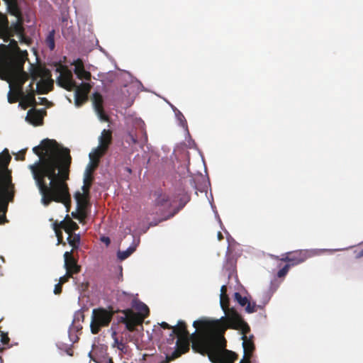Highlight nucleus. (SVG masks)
<instances>
[{
  "label": "nucleus",
  "instance_id": "obj_1",
  "mask_svg": "<svg viewBox=\"0 0 363 363\" xmlns=\"http://www.w3.org/2000/svg\"><path fill=\"white\" fill-rule=\"evenodd\" d=\"M33 152L39 159L28 165V169L41 195L42 203L47 206L52 201L62 203L69 211L71 196L67 184L72 162L69 150L47 138L34 147Z\"/></svg>",
  "mask_w": 363,
  "mask_h": 363
},
{
  "label": "nucleus",
  "instance_id": "obj_2",
  "mask_svg": "<svg viewBox=\"0 0 363 363\" xmlns=\"http://www.w3.org/2000/svg\"><path fill=\"white\" fill-rule=\"evenodd\" d=\"M193 326L199 330L192 335V350L202 355H207L212 363H234L237 354L226 350L227 341L224 337L228 328L222 320H196Z\"/></svg>",
  "mask_w": 363,
  "mask_h": 363
},
{
  "label": "nucleus",
  "instance_id": "obj_3",
  "mask_svg": "<svg viewBox=\"0 0 363 363\" xmlns=\"http://www.w3.org/2000/svg\"><path fill=\"white\" fill-rule=\"evenodd\" d=\"M11 160L8 150L5 149L0 154V224L6 220L9 203L13 201L16 193L11 171L8 169Z\"/></svg>",
  "mask_w": 363,
  "mask_h": 363
},
{
  "label": "nucleus",
  "instance_id": "obj_4",
  "mask_svg": "<svg viewBox=\"0 0 363 363\" xmlns=\"http://www.w3.org/2000/svg\"><path fill=\"white\" fill-rule=\"evenodd\" d=\"M220 320H222V323L228 324V328L241 332L244 354L240 363H251V358L255 350V346L253 341L254 336L252 335L249 337L247 336L250 331L248 324L235 310H231L227 317H221Z\"/></svg>",
  "mask_w": 363,
  "mask_h": 363
},
{
  "label": "nucleus",
  "instance_id": "obj_5",
  "mask_svg": "<svg viewBox=\"0 0 363 363\" xmlns=\"http://www.w3.org/2000/svg\"><path fill=\"white\" fill-rule=\"evenodd\" d=\"M7 6L8 11L16 18V21L9 26L6 15L0 12V37L4 42H8L11 37L19 35L25 31L23 18L18 4V0H3Z\"/></svg>",
  "mask_w": 363,
  "mask_h": 363
},
{
  "label": "nucleus",
  "instance_id": "obj_6",
  "mask_svg": "<svg viewBox=\"0 0 363 363\" xmlns=\"http://www.w3.org/2000/svg\"><path fill=\"white\" fill-rule=\"evenodd\" d=\"M28 52L21 50L17 41L12 39L9 45H0V61L3 65L11 70L24 71V64L28 59Z\"/></svg>",
  "mask_w": 363,
  "mask_h": 363
},
{
  "label": "nucleus",
  "instance_id": "obj_7",
  "mask_svg": "<svg viewBox=\"0 0 363 363\" xmlns=\"http://www.w3.org/2000/svg\"><path fill=\"white\" fill-rule=\"evenodd\" d=\"M56 72L60 74L57 78V84L67 91H79L80 94L88 96L91 89V85L89 83H82L77 86L73 79L72 72L66 65L59 64L56 68Z\"/></svg>",
  "mask_w": 363,
  "mask_h": 363
},
{
  "label": "nucleus",
  "instance_id": "obj_8",
  "mask_svg": "<svg viewBox=\"0 0 363 363\" xmlns=\"http://www.w3.org/2000/svg\"><path fill=\"white\" fill-rule=\"evenodd\" d=\"M28 79L29 74L25 71H16L11 77L6 79L10 88L7 95L9 104H14L19 100L21 101L22 86Z\"/></svg>",
  "mask_w": 363,
  "mask_h": 363
},
{
  "label": "nucleus",
  "instance_id": "obj_9",
  "mask_svg": "<svg viewBox=\"0 0 363 363\" xmlns=\"http://www.w3.org/2000/svg\"><path fill=\"white\" fill-rule=\"evenodd\" d=\"M114 312L104 308H97L92 311L90 323L91 332L94 335L98 334L102 328L108 327L113 318Z\"/></svg>",
  "mask_w": 363,
  "mask_h": 363
},
{
  "label": "nucleus",
  "instance_id": "obj_10",
  "mask_svg": "<svg viewBox=\"0 0 363 363\" xmlns=\"http://www.w3.org/2000/svg\"><path fill=\"white\" fill-rule=\"evenodd\" d=\"M121 313L124 316L121 317L119 321L124 323L129 331H135L136 326L141 325V320L138 318V314L132 309H125L121 311Z\"/></svg>",
  "mask_w": 363,
  "mask_h": 363
},
{
  "label": "nucleus",
  "instance_id": "obj_11",
  "mask_svg": "<svg viewBox=\"0 0 363 363\" xmlns=\"http://www.w3.org/2000/svg\"><path fill=\"white\" fill-rule=\"evenodd\" d=\"M99 146L93 154L96 155L98 157H101L106 152L109 145L112 143V131L106 129L103 130L100 137L99 138Z\"/></svg>",
  "mask_w": 363,
  "mask_h": 363
},
{
  "label": "nucleus",
  "instance_id": "obj_12",
  "mask_svg": "<svg viewBox=\"0 0 363 363\" xmlns=\"http://www.w3.org/2000/svg\"><path fill=\"white\" fill-rule=\"evenodd\" d=\"M92 102L94 111L99 119L102 121L108 122L109 121V117L104 111V99L101 94L99 92L94 93L92 96Z\"/></svg>",
  "mask_w": 363,
  "mask_h": 363
},
{
  "label": "nucleus",
  "instance_id": "obj_13",
  "mask_svg": "<svg viewBox=\"0 0 363 363\" xmlns=\"http://www.w3.org/2000/svg\"><path fill=\"white\" fill-rule=\"evenodd\" d=\"M155 196H157L154 201V205L156 208H158V212H162L164 209L169 208L172 206L170 197L168 194L162 191H156Z\"/></svg>",
  "mask_w": 363,
  "mask_h": 363
},
{
  "label": "nucleus",
  "instance_id": "obj_14",
  "mask_svg": "<svg viewBox=\"0 0 363 363\" xmlns=\"http://www.w3.org/2000/svg\"><path fill=\"white\" fill-rule=\"evenodd\" d=\"M291 256V266L299 264L305 262L307 259L314 255L312 251L303 250L289 252Z\"/></svg>",
  "mask_w": 363,
  "mask_h": 363
},
{
  "label": "nucleus",
  "instance_id": "obj_15",
  "mask_svg": "<svg viewBox=\"0 0 363 363\" xmlns=\"http://www.w3.org/2000/svg\"><path fill=\"white\" fill-rule=\"evenodd\" d=\"M89 157H90V162L89 163V164L87 165V167L85 169L84 174V180H86V181L88 180L89 182V181L93 182L94 181L93 174H94V171L96 170V169L99 166L100 157H98L96 155H95L92 153L89 154Z\"/></svg>",
  "mask_w": 363,
  "mask_h": 363
},
{
  "label": "nucleus",
  "instance_id": "obj_16",
  "mask_svg": "<svg viewBox=\"0 0 363 363\" xmlns=\"http://www.w3.org/2000/svg\"><path fill=\"white\" fill-rule=\"evenodd\" d=\"M72 251L65 252L64 254L65 269H70L74 272L79 273L81 271V266L77 264V260L74 257Z\"/></svg>",
  "mask_w": 363,
  "mask_h": 363
},
{
  "label": "nucleus",
  "instance_id": "obj_17",
  "mask_svg": "<svg viewBox=\"0 0 363 363\" xmlns=\"http://www.w3.org/2000/svg\"><path fill=\"white\" fill-rule=\"evenodd\" d=\"M132 307L138 311V317L141 320V325L143 324L144 319L147 318L150 314L149 308L143 302L133 299L132 301Z\"/></svg>",
  "mask_w": 363,
  "mask_h": 363
},
{
  "label": "nucleus",
  "instance_id": "obj_18",
  "mask_svg": "<svg viewBox=\"0 0 363 363\" xmlns=\"http://www.w3.org/2000/svg\"><path fill=\"white\" fill-rule=\"evenodd\" d=\"M26 120L35 126L42 125L43 123L42 111L35 108L30 109L27 113Z\"/></svg>",
  "mask_w": 363,
  "mask_h": 363
},
{
  "label": "nucleus",
  "instance_id": "obj_19",
  "mask_svg": "<svg viewBox=\"0 0 363 363\" xmlns=\"http://www.w3.org/2000/svg\"><path fill=\"white\" fill-rule=\"evenodd\" d=\"M234 299L237 301L241 306H245V311L252 313L257 311V306L255 303H251L247 297L242 296L239 292H235L234 294Z\"/></svg>",
  "mask_w": 363,
  "mask_h": 363
},
{
  "label": "nucleus",
  "instance_id": "obj_20",
  "mask_svg": "<svg viewBox=\"0 0 363 363\" xmlns=\"http://www.w3.org/2000/svg\"><path fill=\"white\" fill-rule=\"evenodd\" d=\"M74 73L79 79H85L87 81L91 79V73L85 70L84 63L82 60L77 59L74 61Z\"/></svg>",
  "mask_w": 363,
  "mask_h": 363
},
{
  "label": "nucleus",
  "instance_id": "obj_21",
  "mask_svg": "<svg viewBox=\"0 0 363 363\" xmlns=\"http://www.w3.org/2000/svg\"><path fill=\"white\" fill-rule=\"evenodd\" d=\"M176 335L178 337H190L192 342V334L190 335L189 331L186 329V324L183 320H179L176 327H173L172 335Z\"/></svg>",
  "mask_w": 363,
  "mask_h": 363
},
{
  "label": "nucleus",
  "instance_id": "obj_22",
  "mask_svg": "<svg viewBox=\"0 0 363 363\" xmlns=\"http://www.w3.org/2000/svg\"><path fill=\"white\" fill-rule=\"evenodd\" d=\"M50 77L48 79H42L37 83V92L38 94H45L52 89L54 82Z\"/></svg>",
  "mask_w": 363,
  "mask_h": 363
},
{
  "label": "nucleus",
  "instance_id": "obj_23",
  "mask_svg": "<svg viewBox=\"0 0 363 363\" xmlns=\"http://www.w3.org/2000/svg\"><path fill=\"white\" fill-rule=\"evenodd\" d=\"M60 228L63 229L67 234L74 233V232L79 229L77 223L70 219L68 216L66 218L59 223Z\"/></svg>",
  "mask_w": 363,
  "mask_h": 363
},
{
  "label": "nucleus",
  "instance_id": "obj_24",
  "mask_svg": "<svg viewBox=\"0 0 363 363\" xmlns=\"http://www.w3.org/2000/svg\"><path fill=\"white\" fill-rule=\"evenodd\" d=\"M30 103L33 105V107H35L37 105V102L35 97V90L26 91V93L23 91V87L22 86V96H21L20 104L23 103Z\"/></svg>",
  "mask_w": 363,
  "mask_h": 363
},
{
  "label": "nucleus",
  "instance_id": "obj_25",
  "mask_svg": "<svg viewBox=\"0 0 363 363\" xmlns=\"http://www.w3.org/2000/svg\"><path fill=\"white\" fill-rule=\"evenodd\" d=\"M189 339L190 337H178L176 345L177 348L185 354L189 350Z\"/></svg>",
  "mask_w": 363,
  "mask_h": 363
},
{
  "label": "nucleus",
  "instance_id": "obj_26",
  "mask_svg": "<svg viewBox=\"0 0 363 363\" xmlns=\"http://www.w3.org/2000/svg\"><path fill=\"white\" fill-rule=\"evenodd\" d=\"M69 236L67 238V242L70 246H72V250L71 251H74L77 250L79 247L80 245V235L79 234L76 233H70L68 234Z\"/></svg>",
  "mask_w": 363,
  "mask_h": 363
},
{
  "label": "nucleus",
  "instance_id": "obj_27",
  "mask_svg": "<svg viewBox=\"0 0 363 363\" xmlns=\"http://www.w3.org/2000/svg\"><path fill=\"white\" fill-rule=\"evenodd\" d=\"M15 72L16 70H14L13 68H11V70H8L0 61V79L6 81Z\"/></svg>",
  "mask_w": 363,
  "mask_h": 363
},
{
  "label": "nucleus",
  "instance_id": "obj_28",
  "mask_svg": "<svg viewBox=\"0 0 363 363\" xmlns=\"http://www.w3.org/2000/svg\"><path fill=\"white\" fill-rule=\"evenodd\" d=\"M88 99V96L80 94L79 91H74V104L77 107L82 106Z\"/></svg>",
  "mask_w": 363,
  "mask_h": 363
},
{
  "label": "nucleus",
  "instance_id": "obj_29",
  "mask_svg": "<svg viewBox=\"0 0 363 363\" xmlns=\"http://www.w3.org/2000/svg\"><path fill=\"white\" fill-rule=\"evenodd\" d=\"M55 30L52 29L49 32L45 39V43L50 50H53L55 48Z\"/></svg>",
  "mask_w": 363,
  "mask_h": 363
},
{
  "label": "nucleus",
  "instance_id": "obj_30",
  "mask_svg": "<svg viewBox=\"0 0 363 363\" xmlns=\"http://www.w3.org/2000/svg\"><path fill=\"white\" fill-rule=\"evenodd\" d=\"M54 230L55 232L56 237L57 238V245H66V242L63 241L62 233L60 230L59 223L55 222L53 223Z\"/></svg>",
  "mask_w": 363,
  "mask_h": 363
},
{
  "label": "nucleus",
  "instance_id": "obj_31",
  "mask_svg": "<svg viewBox=\"0 0 363 363\" xmlns=\"http://www.w3.org/2000/svg\"><path fill=\"white\" fill-rule=\"evenodd\" d=\"M135 250V247H129L125 251H118L117 253L118 258L121 260H124L128 258Z\"/></svg>",
  "mask_w": 363,
  "mask_h": 363
},
{
  "label": "nucleus",
  "instance_id": "obj_32",
  "mask_svg": "<svg viewBox=\"0 0 363 363\" xmlns=\"http://www.w3.org/2000/svg\"><path fill=\"white\" fill-rule=\"evenodd\" d=\"M89 196L82 194L79 191L76 192L74 194V198L76 199L77 204L80 205L81 203H88Z\"/></svg>",
  "mask_w": 363,
  "mask_h": 363
},
{
  "label": "nucleus",
  "instance_id": "obj_33",
  "mask_svg": "<svg viewBox=\"0 0 363 363\" xmlns=\"http://www.w3.org/2000/svg\"><path fill=\"white\" fill-rule=\"evenodd\" d=\"M175 114L177 117V119L179 121L181 125L183 128H187V122L184 115L177 109L175 111Z\"/></svg>",
  "mask_w": 363,
  "mask_h": 363
},
{
  "label": "nucleus",
  "instance_id": "obj_34",
  "mask_svg": "<svg viewBox=\"0 0 363 363\" xmlns=\"http://www.w3.org/2000/svg\"><path fill=\"white\" fill-rule=\"evenodd\" d=\"M83 182H84V185L82 186V191H83L82 194L89 196L90 188L93 182H91V181L89 182L88 180L87 181L84 180Z\"/></svg>",
  "mask_w": 363,
  "mask_h": 363
},
{
  "label": "nucleus",
  "instance_id": "obj_35",
  "mask_svg": "<svg viewBox=\"0 0 363 363\" xmlns=\"http://www.w3.org/2000/svg\"><path fill=\"white\" fill-rule=\"evenodd\" d=\"M125 141L128 144H136L138 142L136 137L130 133H128L126 135L125 137Z\"/></svg>",
  "mask_w": 363,
  "mask_h": 363
},
{
  "label": "nucleus",
  "instance_id": "obj_36",
  "mask_svg": "<svg viewBox=\"0 0 363 363\" xmlns=\"http://www.w3.org/2000/svg\"><path fill=\"white\" fill-rule=\"evenodd\" d=\"M290 267H291V264H286L282 269H281L278 272L277 277L279 278L285 277L286 275V274L288 273Z\"/></svg>",
  "mask_w": 363,
  "mask_h": 363
},
{
  "label": "nucleus",
  "instance_id": "obj_37",
  "mask_svg": "<svg viewBox=\"0 0 363 363\" xmlns=\"http://www.w3.org/2000/svg\"><path fill=\"white\" fill-rule=\"evenodd\" d=\"M38 77H39V74H38V73H37V72L35 71L31 73L32 82L28 85V89H27L26 91L34 90L33 84H34L35 81L37 80Z\"/></svg>",
  "mask_w": 363,
  "mask_h": 363
},
{
  "label": "nucleus",
  "instance_id": "obj_38",
  "mask_svg": "<svg viewBox=\"0 0 363 363\" xmlns=\"http://www.w3.org/2000/svg\"><path fill=\"white\" fill-rule=\"evenodd\" d=\"M227 291V287L226 286L223 285L221 286L220 289V303L222 305H223V298H225L227 303L228 302V297L226 294Z\"/></svg>",
  "mask_w": 363,
  "mask_h": 363
},
{
  "label": "nucleus",
  "instance_id": "obj_39",
  "mask_svg": "<svg viewBox=\"0 0 363 363\" xmlns=\"http://www.w3.org/2000/svg\"><path fill=\"white\" fill-rule=\"evenodd\" d=\"M18 36L19 41L21 43L29 45L31 43L30 39L25 35V33H22Z\"/></svg>",
  "mask_w": 363,
  "mask_h": 363
},
{
  "label": "nucleus",
  "instance_id": "obj_40",
  "mask_svg": "<svg viewBox=\"0 0 363 363\" xmlns=\"http://www.w3.org/2000/svg\"><path fill=\"white\" fill-rule=\"evenodd\" d=\"M228 305H229V301L227 303L225 298H223V305H222L220 303V306H221L222 309L225 313V317L228 316V314L229 313V312L231 310H235L234 308H228Z\"/></svg>",
  "mask_w": 363,
  "mask_h": 363
},
{
  "label": "nucleus",
  "instance_id": "obj_41",
  "mask_svg": "<svg viewBox=\"0 0 363 363\" xmlns=\"http://www.w3.org/2000/svg\"><path fill=\"white\" fill-rule=\"evenodd\" d=\"M86 211H77V216L75 218L79 220L80 223H82L86 218Z\"/></svg>",
  "mask_w": 363,
  "mask_h": 363
},
{
  "label": "nucleus",
  "instance_id": "obj_42",
  "mask_svg": "<svg viewBox=\"0 0 363 363\" xmlns=\"http://www.w3.org/2000/svg\"><path fill=\"white\" fill-rule=\"evenodd\" d=\"M183 354L182 352H180L179 350L176 348V350L172 353L171 356L169 357V360H174L178 357H179Z\"/></svg>",
  "mask_w": 363,
  "mask_h": 363
},
{
  "label": "nucleus",
  "instance_id": "obj_43",
  "mask_svg": "<svg viewBox=\"0 0 363 363\" xmlns=\"http://www.w3.org/2000/svg\"><path fill=\"white\" fill-rule=\"evenodd\" d=\"M9 340H10V339H9V337L8 336V334L4 333L2 332L1 334V343L3 345H7V344H9Z\"/></svg>",
  "mask_w": 363,
  "mask_h": 363
},
{
  "label": "nucleus",
  "instance_id": "obj_44",
  "mask_svg": "<svg viewBox=\"0 0 363 363\" xmlns=\"http://www.w3.org/2000/svg\"><path fill=\"white\" fill-rule=\"evenodd\" d=\"M116 345L118 349L121 350V351H123V350L125 347V344L123 343L122 342H119L118 340L116 337L114 338V345Z\"/></svg>",
  "mask_w": 363,
  "mask_h": 363
},
{
  "label": "nucleus",
  "instance_id": "obj_45",
  "mask_svg": "<svg viewBox=\"0 0 363 363\" xmlns=\"http://www.w3.org/2000/svg\"><path fill=\"white\" fill-rule=\"evenodd\" d=\"M62 290V284L59 282L58 284H57L55 286L54 293L55 294H61Z\"/></svg>",
  "mask_w": 363,
  "mask_h": 363
},
{
  "label": "nucleus",
  "instance_id": "obj_46",
  "mask_svg": "<svg viewBox=\"0 0 363 363\" xmlns=\"http://www.w3.org/2000/svg\"><path fill=\"white\" fill-rule=\"evenodd\" d=\"M77 274V272H74L73 271L67 269H66L65 276L69 279L70 278L73 277L74 274Z\"/></svg>",
  "mask_w": 363,
  "mask_h": 363
},
{
  "label": "nucleus",
  "instance_id": "obj_47",
  "mask_svg": "<svg viewBox=\"0 0 363 363\" xmlns=\"http://www.w3.org/2000/svg\"><path fill=\"white\" fill-rule=\"evenodd\" d=\"M88 203H81L77 205V211H86Z\"/></svg>",
  "mask_w": 363,
  "mask_h": 363
},
{
  "label": "nucleus",
  "instance_id": "obj_48",
  "mask_svg": "<svg viewBox=\"0 0 363 363\" xmlns=\"http://www.w3.org/2000/svg\"><path fill=\"white\" fill-rule=\"evenodd\" d=\"M69 281V279L65 276V274L62 277H61L59 279V282L62 284H64L65 283Z\"/></svg>",
  "mask_w": 363,
  "mask_h": 363
},
{
  "label": "nucleus",
  "instance_id": "obj_49",
  "mask_svg": "<svg viewBox=\"0 0 363 363\" xmlns=\"http://www.w3.org/2000/svg\"><path fill=\"white\" fill-rule=\"evenodd\" d=\"M161 327L163 328V329H173V327H172L170 325H169L166 322H162L161 324H160Z\"/></svg>",
  "mask_w": 363,
  "mask_h": 363
},
{
  "label": "nucleus",
  "instance_id": "obj_50",
  "mask_svg": "<svg viewBox=\"0 0 363 363\" xmlns=\"http://www.w3.org/2000/svg\"><path fill=\"white\" fill-rule=\"evenodd\" d=\"M19 106H21V108H22L23 109H24V110H25V109H26V108H28V107H30V106L33 107L32 104H30V103H28V102L23 103V104H19Z\"/></svg>",
  "mask_w": 363,
  "mask_h": 363
},
{
  "label": "nucleus",
  "instance_id": "obj_51",
  "mask_svg": "<svg viewBox=\"0 0 363 363\" xmlns=\"http://www.w3.org/2000/svg\"><path fill=\"white\" fill-rule=\"evenodd\" d=\"M281 261L286 262H289V264H291L290 253H288V255L285 257H283L281 259Z\"/></svg>",
  "mask_w": 363,
  "mask_h": 363
},
{
  "label": "nucleus",
  "instance_id": "obj_52",
  "mask_svg": "<svg viewBox=\"0 0 363 363\" xmlns=\"http://www.w3.org/2000/svg\"><path fill=\"white\" fill-rule=\"evenodd\" d=\"M38 99L40 100V104H42V105H45L48 102V101L46 98L40 97Z\"/></svg>",
  "mask_w": 363,
  "mask_h": 363
},
{
  "label": "nucleus",
  "instance_id": "obj_53",
  "mask_svg": "<svg viewBox=\"0 0 363 363\" xmlns=\"http://www.w3.org/2000/svg\"><path fill=\"white\" fill-rule=\"evenodd\" d=\"M102 242H105L107 245L110 244V239L108 237H103L101 238Z\"/></svg>",
  "mask_w": 363,
  "mask_h": 363
},
{
  "label": "nucleus",
  "instance_id": "obj_54",
  "mask_svg": "<svg viewBox=\"0 0 363 363\" xmlns=\"http://www.w3.org/2000/svg\"><path fill=\"white\" fill-rule=\"evenodd\" d=\"M20 157H21V160H25V158H26V151L25 150L21 152Z\"/></svg>",
  "mask_w": 363,
  "mask_h": 363
},
{
  "label": "nucleus",
  "instance_id": "obj_55",
  "mask_svg": "<svg viewBox=\"0 0 363 363\" xmlns=\"http://www.w3.org/2000/svg\"><path fill=\"white\" fill-rule=\"evenodd\" d=\"M218 238L219 240H221L223 239V235L221 233V232H220V231L218 233Z\"/></svg>",
  "mask_w": 363,
  "mask_h": 363
},
{
  "label": "nucleus",
  "instance_id": "obj_56",
  "mask_svg": "<svg viewBox=\"0 0 363 363\" xmlns=\"http://www.w3.org/2000/svg\"><path fill=\"white\" fill-rule=\"evenodd\" d=\"M363 256V249L360 251V252L359 253L358 255V257H362Z\"/></svg>",
  "mask_w": 363,
  "mask_h": 363
},
{
  "label": "nucleus",
  "instance_id": "obj_57",
  "mask_svg": "<svg viewBox=\"0 0 363 363\" xmlns=\"http://www.w3.org/2000/svg\"><path fill=\"white\" fill-rule=\"evenodd\" d=\"M72 216L75 218L76 216H77V213H72Z\"/></svg>",
  "mask_w": 363,
  "mask_h": 363
},
{
  "label": "nucleus",
  "instance_id": "obj_58",
  "mask_svg": "<svg viewBox=\"0 0 363 363\" xmlns=\"http://www.w3.org/2000/svg\"><path fill=\"white\" fill-rule=\"evenodd\" d=\"M126 170H127V172H128L129 173H131V169H130V168L127 167V168H126Z\"/></svg>",
  "mask_w": 363,
  "mask_h": 363
},
{
  "label": "nucleus",
  "instance_id": "obj_59",
  "mask_svg": "<svg viewBox=\"0 0 363 363\" xmlns=\"http://www.w3.org/2000/svg\"><path fill=\"white\" fill-rule=\"evenodd\" d=\"M108 363H113V359L111 358H108Z\"/></svg>",
  "mask_w": 363,
  "mask_h": 363
},
{
  "label": "nucleus",
  "instance_id": "obj_60",
  "mask_svg": "<svg viewBox=\"0 0 363 363\" xmlns=\"http://www.w3.org/2000/svg\"><path fill=\"white\" fill-rule=\"evenodd\" d=\"M116 332H113V336H116Z\"/></svg>",
  "mask_w": 363,
  "mask_h": 363
}]
</instances>
